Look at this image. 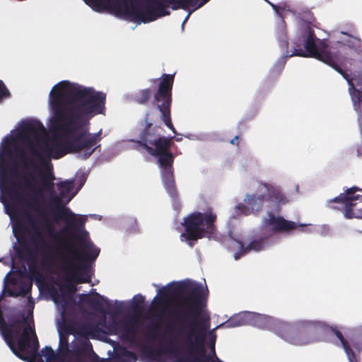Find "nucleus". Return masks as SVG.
I'll list each match as a JSON object with an SVG mask.
<instances>
[{
    "label": "nucleus",
    "instance_id": "obj_14",
    "mask_svg": "<svg viewBox=\"0 0 362 362\" xmlns=\"http://www.w3.org/2000/svg\"><path fill=\"white\" fill-rule=\"evenodd\" d=\"M82 300L89 305L93 310L100 313H105L102 301L106 304L110 315H117L119 314L122 310V302L115 300V303L112 304L107 298H105L98 293H95L93 296L85 295Z\"/></svg>",
    "mask_w": 362,
    "mask_h": 362
},
{
    "label": "nucleus",
    "instance_id": "obj_22",
    "mask_svg": "<svg viewBox=\"0 0 362 362\" xmlns=\"http://www.w3.org/2000/svg\"><path fill=\"white\" fill-rule=\"evenodd\" d=\"M14 150L16 155L21 158L25 168H32L33 170L39 169V166L33 158H27L26 153L23 148H21L16 146H15Z\"/></svg>",
    "mask_w": 362,
    "mask_h": 362
},
{
    "label": "nucleus",
    "instance_id": "obj_11",
    "mask_svg": "<svg viewBox=\"0 0 362 362\" xmlns=\"http://www.w3.org/2000/svg\"><path fill=\"white\" fill-rule=\"evenodd\" d=\"M166 0H146L145 4H135L131 7L126 6L124 13L132 21L144 23L157 20L158 18L170 14L165 9Z\"/></svg>",
    "mask_w": 362,
    "mask_h": 362
},
{
    "label": "nucleus",
    "instance_id": "obj_31",
    "mask_svg": "<svg viewBox=\"0 0 362 362\" xmlns=\"http://www.w3.org/2000/svg\"><path fill=\"white\" fill-rule=\"evenodd\" d=\"M328 329L331 331L339 339L344 349L349 345L348 341L344 339L342 333L337 328L331 327H329Z\"/></svg>",
    "mask_w": 362,
    "mask_h": 362
},
{
    "label": "nucleus",
    "instance_id": "obj_23",
    "mask_svg": "<svg viewBox=\"0 0 362 362\" xmlns=\"http://www.w3.org/2000/svg\"><path fill=\"white\" fill-rule=\"evenodd\" d=\"M264 187L267 189L269 195V199L277 203L284 202L285 196L281 193L280 189L274 187L269 184H263Z\"/></svg>",
    "mask_w": 362,
    "mask_h": 362
},
{
    "label": "nucleus",
    "instance_id": "obj_34",
    "mask_svg": "<svg viewBox=\"0 0 362 362\" xmlns=\"http://www.w3.org/2000/svg\"><path fill=\"white\" fill-rule=\"evenodd\" d=\"M344 349L349 358V362H358L356 356L349 345L346 346Z\"/></svg>",
    "mask_w": 362,
    "mask_h": 362
},
{
    "label": "nucleus",
    "instance_id": "obj_29",
    "mask_svg": "<svg viewBox=\"0 0 362 362\" xmlns=\"http://www.w3.org/2000/svg\"><path fill=\"white\" fill-rule=\"evenodd\" d=\"M42 355L45 356L47 362H52L56 360L57 354L50 346H45L42 350Z\"/></svg>",
    "mask_w": 362,
    "mask_h": 362
},
{
    "label": "nucleus",
    "instance_id": "obj_26",
    "mask_svg": "<svg viewBox=\"0 0 362 362\" xmlns=\"http://www.w3.org/2000/svg\"><path fill=\"white\" fill-rule=\"evenodd\" d=\"M341 33L348 36V38L344 40V41L349 47L356 49H359L358 52H362V41L361 38L349 35L346 32L341 31Z\"/></svg>",
    "mask_w": 362,
    "mask_h": 362
},
{
    "label": "nucleus",
    "instance_id": "obj_44",
    "mask_svg": "<svg viewBox=\"0 0 362 362\" xmlns=\"http://www.w3.org/2000/svg\"><path fill=\"white\" fill-rule=\"evenodd\" d=\"M30 177L32 178V180H33V181H35V182L36 181L35 177H33L32 175H30Z\"/></svg>",
    "mask_w": 362,
    "mask_h": 362
},
{
    "label": "nucleus",
    "instance_id": "obj_28",
    "mask_svg": "<svg viewBox=\"0 0 362 362\" xmlns=\"http://www.w3.org/2000/svg\"><path fill=\"white\" fill-rule=\"evenodd\" d=\"M81 332L83 334L89 335L90 336L91 338H93L95 336L96 333L100 332V329L98 325L86 323L81 326Z\"/></svg>",
    "mask_w": 362,
    "mask_h": 362
},
{
    "label": "nucleus",
    "instance_id": "obj_5",
    "mask_svg": "<svg viewBox=\"0 0 362 362\" xmlns=\"http://www.w3.org/2000/svg\"><path fill=\"white\" fill-rule=\"evenodd\" d=\"M205 305L204 291L196 288L170 313V318L179 326L180 333H184L185 327L188 328L187 341L189 349L201 354L205 353L204 339L210 327L209 316L198 319Z\"/></svg>",
    "mask_w": 362,
    "mask_h": 362
},
{
    "label": "nucleus",
    "instance_id": "obj_1",
    "mask_svg": "<svg viewBox=\"0 0 362 362\" xmlns=\"http://www.w3.org/2000/svg\"><path fill=\"white\" fill-rule=\"evenodd\" d=\"M49 98L54 113L52 128L58 134L46 144L45 151L54 159L82 151L83 158H89L100 148L98 143L102 129L88 133L86 126L94 115L104 114L105 93L66 81L52 88Z\"/></svg>",
    "mask_w": 362,
    "mask_h": 362
},
{
    "label": "nucleus",
    "instance_id": "obj_3",
    "mask_svg": "<svg viewBox=\"0 0 362 362\" xmlns=\"http://www.w3.org/2000/svg\"><path fill=\"white\" fill-rule=\"evenodd\" d=\"M280 46L285 49V57L299 56L315 58L339 73L348 82L349 93L354 110L358 112V117H362V75L350 78L349 75L339 66V58L337 53L329 49L328 45L317 39L314 30L307 26L301 30L300 33L293 42V50H288V42L286 37L280 41Z\"/></svg>",
    "mask_w": 362,
    "mask_h": 362
},
{
    "label": "nucleus",
    "instance_id": "obj_16",
    "mask_svg": "<svg viewBox=\"0 0 362 362\" xmlns=\"http://www.w3.org/2000/svg\"><path fill=\"white\" fill-rule=\"evenodd\" d=\"M267 200L264 194H247L245 202L247 206L240 204L237 208L241 211L245 215H247L250 211H259L263 206L264 202Z\"/></svg>",
    "mask_w": 362,
    "mask_h": 362
},
{
    "label": "nucleus",
    "instance_id": "obj_38",
    "mask_svg": "<svg viewBox=\"0 0 362 362\" xmlns=\"http://www.w3.org/2000/svg\"><path fill=\"white\" fill-rule=\"evenodd\" d=\"M45 226L46 228V230L51 235L52 232L54 231V229H53V227L52 226V225L48 221H45Z\"/></svg>",
    "mask_w": 362,
    "mask_h": 362
},
{
    "label": "nucleus",
    "instance_id": "obj_25",
    "mask_svg": "<svg viewBox=\"0 0 362 362\" xmlns=\"http://www.w3.org/2000/svg\"><path fill=\"white\" fill-rule=\"evenodd\" d=\"M90 351H93L92 344L89 341L86 340L81 342L78 346H77L74 349V354L79 357L88 355Z\"/></svg>",
    "mask_w": 362,
    "mask_h": 362
},
{
    "label": "nucleus",
    "instance_id": "obj_9",
    "mask_svg": "<svg viewBox=\"0 0 362 362\" xmlns=\"http://www.w3.org/2000/svg\"><path fill=\"white\" fill-rule=\"evenodd\" d=\"M272 331L284 341L296 346H305L313 342L312 336L320 323L311 321L284 322L276 319Z\"/></svg>",
    "mask_w": 362,
    "mask_h": 362
},
{
    "label": "nucleus",
    "instance_id": "obj_27",
    "mask_svg": "<svg viewBox=\"0 0 362 362\" xmlns=\"http://www.w3.org/2000/svg\"><path fill=\"white\" fill-rule=\"evenodd\" d=\"M4 155L11 156L12 151L8 146H4L2 152L0 153V175L1 177L6 175V163Z\"/></svg>",
    "mask_w": 362,
    "mask_h": 362
},
{
    "label": "nucleus",
    "instance_id": "obj_18",
    "mask_svg": "<svg viewBox=\"0 0 362 362\" xmlns=\"http://www.w3.org/2000/svg\"><path fill=\"white\" fill-rule=\"evenodd\" d=\"M250 325L272 331L276 318L271 316L250 312Z\"/></svg>",
    "mask_w": 362,
    "mask_h": 362
},
{
    "label": "nucleus",
    "instance_id": "obj_42",
    "mask_svg": "<svg viewBox=\"0 0 362 362\" xmlns=\"http://www.w3.org/2000/svg\"><path fill=\"white\" fill-rule=\"evenodd\" d=\"M11 272H22L21 270H13V268L12 267L10 271ZM23 272H28V270H26V269L25 268ZM28 272H39L38 270H37L36 269H30L28 270Z\"/></svg>",
    "mask_w": 362,
    "mask_h": 362
},
{
    "label": "nucleus",
    "instance_id": "obj_40",
    "mask_svg": "<svg viewBox=\"0 0 362 362\" xmlns=\"http://www.w3.org/2000/svg\"><path fill=\"white\" fill-rule=\"evenodd\" d=\"M158 330V326L157 325H154L152 328H149L148 329V332L149 334H156Z\"/></svg>",
    "mask_w": 362,
    "mask_h": 362
},
{
    "label": "nucleus",
    "instance_id": "obj_32",
    "mask_svg": "<svg viewBox=\"0 0 362 362\" xmlns=\"http://www.w3.org/2000/svg\"><path fill=\"white\" fill-rule=\"evenodd\" d=\"M59 349L61 351H68V350H69L68 338H67V337L64 336L62 334H60Z\"/></svg>",
    "mask_w": 362,
    "mask_h": 362
},
{
    "label": "nucleus",
    "instance_id": "obj_36",
    "mask_svg": "<svg viewBox=\"0 0 362 362\" xmlns=\"http://www.w3.org/2000/svg\"><path fill=\"white\" fill-rule=\"evenodd\" d=\"M215 343H216V335L211 333L210 335V348L212 353L216 356L215 353Z\"/></svg>",
    "mask_w": 362,
    "mask_h": 362
},
{
    "label": "nucleus",
    "instance_id": "obj_4",
    "mask_svg": "<svg viewBox=\"0 0 362 362\" xmlns=\"http://www.w3.org/2000/svg\"><path fill=\"white\" fill-rule=\"evenodd\" d=\"M42 132H45L42 123L36 120L25 122L21 127L20 134L23 141L28 145L32 155L38 159L43 168L40 173V181L37 187L30 179L26 176L23 177L25 188L32 194L30 196L32 202L28 198L24 197L18 192L16 188L17 185L15 182H6L3 192L17 206L34 209V204L37 203V197L41 195L43 192H48L52 196L54 194V180L55 177L54 173L52 168H49L47 160L36 149L31 140V137L37 138Z\"/></svg>",
    "mask_w": 362,
    "mask_h": 362
},
{
    "label": "nucleus",
    "instance_id": "obj_13",
    "mask_svg": "<svg viewBox=\"0 0 362 362\" xmlns=\"http://www.w3.org/2000/svg\"><path fill=\"white\" fill-rule=\"evenodd\" d=\"M358 191H361L357 187H352L347 189L345 193L340 194L335 197L332 202L343 204L344 215L346 218H358L354 211V207L356 206V202H362V195L355 194Z\"/></svg>",
    "mask_w": 362,
    "mask_h": 362
},
{
    "label": "nucleus",
    "instance_id": "obj_45",
    "mask_svg": "<svg viewBox=\"0 0 362 362\" xmlns=\"http://www.w3.org/2000/svg\"><path fill=\"white\" fill-rule=\"evenodd\" d=\"M194 362H200L199 359L197 357L194 358Z\"/></svg>",
    "mask_w": 362,
    "mask_h": 362
},
{
    "label": "nucleus",
    "instance_id": "obj_47",
    "mask_svg": "<svg viewBox=\"0 0 362 362\" xmlns=\"http://www.w3.org/2000/svg\"><path fill=\"white\" fill-rule=\"evenodd\" d=\"M176 140H177V141H180V140H181V139H180V138H177V139H176Z\"/></svg>",
    "mask_w": 362,
    "mask_h": 362
},
{
    "label": "nucleus",
    "instance_id": "obj_21",
    "mask_svg": "<svg viewBox=\"0 0 362 362\" xmlns=\"http://www.w3.org/2000/svg\"><path fill=\"white\" fill-rule=\"evenodd\" d=\"M168 2L173 4V9L176 10L179 8L185 9L187 6H194L199 8L206 4L209 0H202L197 5L198 0H168Z\"/></svg>",
    "mask_w": 362,
    "mask_h": 362
},
{
    "label": "nucleus",
    "instance_id": "obj_17",
    "mask_svg": "<svg viewBox=\"0 0 362 362\" xmlns=\"http://www.w3.org/2000/svg\"><path fill=\"white\" fill-rule=\"evenodd\" d=\"M170 289L168 288H164L160 291V297L153 299L152 302V313L153 316H158V312L160 314H163L169 304L170 299Z\"/></svg>",
    "mask_w": 362,
    "mask_h": 362
},
{
    "label": "nucleus",
    "instance_id": "obj_12",
    "mask_svg": "<svg viewBox=\"0 0 362 362\" xmlns=\"http://www.w3.org/2000/svg\"><path fill=\"white\" fill-rule=\"evenodd\" d=\"M269 226L272 227V231L274 233H289L293 230L304 232L307 225L297 223L295 221L286 220L282 216H275L272 212H268L267 217L262 221V227Z\"/></svg>",
    "mask_w": 362,
    "mask_h": 362
},
{
    "label": "nucleus",
    "instance_id": "obj_15",
    "mask_svg": "<svg viewBox=\"0 0 362 362\" xmlns=\"http://www.w3.org/2000/svg\"><path fill=\"white\" fill-rule=\"evenodd\" d=\"M238 251L234 254V258L239 259L241 257L250 252H260L269 245V236L255 235L249 238V243L245 245L241 240H236Z\"/></svg>",
    "mask_w": 362,
    "mask_h": 362
},
{
    "label": "nucleus",
    "instance_id": "obj_35",
    "mask_svg": "<svg viewBox=\"0 0 362 362\" xmlns=\"http://www.w3.org/2000/svg\"><path fill=\"white\" fill-rule=\"evenodd\" d=\"M269 5L272 7V8L279 15H281V11L285 10V6H277L276 4H272V2L267 1Z\"/></svg>",
    "mask_w": 362,
    "mask_h": 362
},
{
    "label": "nucleus",
    "instance_id": "obj_19",
    "mask_svg": "<svg viewBox=\"0 0 362 362\" xmlns=\"http://www.w3.org/2000/svg\"><path fill=\"white\" fill-rule=\"evenodd\" d=\"M250 312H242L230 317L227 321L221 324L219 327L233 328L250 325ZM218 328V327H216Z\"/></svg>",
    "mask_w": 362,
    "mask_h": 362
},
{
    "label": "nucleus",
    "instance_id": "obj_46",
    "mask_svg": "<svg viewBox=\"0 0 362 362\" xmlns=\"http://www.w3.org/2000/svg\"><path fill=\"white\" fill-rule=\"evenodd\" d=\"M25 248L27 249V250H28V252H30V248H29L26 245H25Z\"/></svg>",
    "mask_w": 362,
    "mask_h": 362
},
{
    "label": "nucleus",
    "instance_id": "obj_33",
    "mask_svg": "<svg viewBox=\"0 0 362 362\" xmlns=\"http://www.w3.org/2000/svg\"><path fill=\"white\" fill-rule=\"evenodd\" d=\"M144 298L141 294L136 295L133 298L132 307L136 310L144 303Z\"/></svg>",
    "mask_w": 362,
    "mask_h": 362
},
{
    "label": "nucleus",
    "instance_id": "obj_20",
    "mask_svg": "<svg viewBox=\"0 0 362 362\" xmlns=\"http://www.w3.org/2000/svg\"><path fill=\"white\" fill-rule=\"evenodd\" d=\"M137 318H132L122 325V337L126 340L134 339L137 333Z\"/></svg>",
    "mask_w": 362,
    "mask_h": 362
},
{
    "label": "nucleus",
    "instance_id": "obj_48",
    "mask_svg": "<svg viewBox=\"0 0 362 362\" xmlns=\"http://www.w3.org/2000/svg\"><path fill=\"white\" fill-rule=\"evenodd\" d=\"M47 272H54V271L50 269V270H48Z\"/></svg>",
    "mask_w": 362,
    "mask_h": 362
},
{
    "label": "nucleus",
    "instance_id": "obj_43",
    "mask_svg": "<svg viewBox=\"0 0 362 362\" xmlns=\"http://www.w3.org/2000/svg\"><path fill=\"white\" fill-rule=\"evenodd\" d=\"M180 287H176L175 289H174V293H178L180 291Z\"/></svg>",
    "mask_w": 362,
    "mask_h": 362
},
{
    "label": "nucleus",
    "instance_id": "obj_37",
    "mask_svg": "<svg viewBox=\"0 0 362 362\" xmlns=\"http://www.w3.org/2000/svg\"><path fill=\"white\" fill-rule=\"evenodd\" d=\"M117 326H118L117 322H113L112 323H111L109 325L108 329L110 330H112L114 334H116L117 331Z\"/></svg>",
    "mask_w": 362,
    "mask_h": 362
},
{
    "label": "nucleus",
    "instance_id": "obj_6",
    "mask_svg": "<svg viewBox=\"0 0 362 362\" xmlns=\"http://www.w3.org/2000/svg\"><path fill=\"white\" fill-rule=\"evenodd\" d=\"M61 273H7L4 288L11 296H26L31 300L32 278L35 277L40 290L46 291L55 303L65 304L76 292L75 286L67 279L60 281L49 274Z\"/></svg>",
    "mask_w": 362,
    "mask_h": 362
},
{
    "label": "nucleus",
    "instance_id": "obj_8",
    "mask_svg": "<svg viewBox=\"0 0 362 362\" xmlns=\"http://www.w3.org/2000/svg\"><path fill=\"white\" fill-rule=\"evenodd\" d=\"M216 214L211 210L205 213L195 211L189 214L183 220L185 230L180 235L181 241L192 247L198 240L214 235L216 230Z\"/></svg>",
    "mask_w": 362,
    "mask_h": 362
},
{
    "label": "nucleus",
    "instance_id": "obj_30",
    "mask_svg": "<svg viewBox=\"0 0 362 362\" xmlns=\"http://www.w3.org/2000/svg\"><path fill=\"white\" fill-rule=\"evenodd\" d=\"M11 97V93L3 81L0 80V104Z\"/></svg>",
    "mask_w": 362,
    "mask_h": 362
},
{
    "label": "nucleus",
    "instance_id": "obj_39",
    "mask_svg": "<svg viewBox=\"0 0 362 362\" xmlns=\"http://www.w3.org/2000/svg\"><path fill=\"white\" fill-rule=\"evenodd\" d=\"M67 274H71L74 277H78V274H86L88 279H90L91 276L89 274H93V273H66Z\"/></svg>",
    "mask_w": 362,
    "mask_h": 362
},
{
    "label": "nucleus",
    "instance_id": "obj_24",
    "mask_svg": "<svg viewBox=\"0 0 362 362\" xmlns=\"http://www.w3.org/2000/svg\"><path fill=\"white\" fill-rule=\"evenodd\" d=\"M151 90L150 88H145L140 90L138 93H135L133 96V100L138 104L145 105L146 104L151 96Z\"/></svg>",
    "mask_w": 362,
    "mask_h": 362
},
{
    "label": "nucleus",
    "instance_id": "obj_10",
    "mask_svg": "<svg viewBox=\"0 0 362 362\" xmlns=\"http://www.w3.org/2000/svg\"><path fill=\"white\" fill-rule=\"evenodd\" d=\"M174 79V74H163L161 76L158 90L154 95V100L158 103L157 108L161 113V119L173 133L176 134V129L171 120L170 113Z\"/></svg>",
    "mask_w": 362,
    "mask_h": 362
},
{
    "label": "nucleus",
    "instance_id": "obj_7",
    "mask_svg": "<svg viewBox=\"0 0 362 362\" xmlns=\"http://www.w3.org/2000/svg\"><path fill=\"white\" fill-rule=\"evenodd\" d=\"M150 112L145 117L146 127L140 134V139L136 141L151 156L157 160V164L160 170V176L163 186L168 194L173 199L177 197V191L175 185L173 163L175 156L170 151L173 136H160L151 132L158 128L153 127L150 121Z\"/></svg>",
    "mask_w": 362,
    "mask_h": 362
},
{
    "label": "nucleus",
    "instance_id": "obj_2",
    "mask_svg": "<svg viewBox=\"0 0 362 362\" xmlns=\"http://www.w3.org/2000/svg\"><path fill=\"white\" fill-rule=\"evenodd\" d=\"M59 195L50 198L52 213L57 220H62L66 226L52 236L54 243H48L37 226V221L29 213L24 216L30 229L27 230L29 240L35 254L40 255L44 264H52L57 261L69 269L62 272H93L100 249L91 241L85 230L87 216L77 215L64 207L62 199L74 188V180H66L57 185Z\"/></svg>",
    "mask_w": 362,
    "mask_h": 362
},
{
    "label": "nucleus",
    "instance_id": "obj_41",
    "mask_svg": "<svg viewBox=\"0 0 362 362\" xmlns=\"http://www.w3.org/2000/svg\"><path fill=\"white\" fill-rule=\"evenodd\" d=\"M238 139L239 136H235L233 139H231L230 144L233 145L238 146Z\"/></svg>",
    "mask_w": 362,
    "mask_h": 362
}]
</instances>
